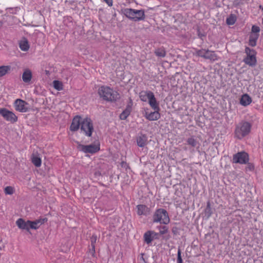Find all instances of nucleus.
<instances>
[{
  "label": "nucleus",
  "mask_w": 263,
  "mask_h": 263,
  "mask_svg": "<svg viewBox=\"0 0 263 263\" xmlns=\"http://www.w3.org/2000/svg\"><path fill=\"white\" fill-rule=\"evenodd\" d=\"M98 93L100 98L107 102H115L120 98L117 91L105 85H102L98 88Z\"/></svg>",
  "instance_id": "f257e3e1"
},
{
  "label": "nucleus",
  "mask_w": 263,
  "mask_h": 263,
  "mask_svg": "<svg viewBox=\"0 0 263 263\" xmlns=\"http://www.w3.org/2000/svg\"><path fill=\"white\" fill-rule=\"evenodd\" d=\"M252 125L247 121H241L236 126L234 135L238 139H242L249 134L251 132Z\"/></svg>",
  "instance_id": "f03ea898"
},
{
  "label": "nucleus",
  "mask_w": 263,
  "mask_h": 263,
  "mask_svg": "<svg viewBox=\"0 0 263 263\" xmlns=\"http://www.w3.org/2000/svg\"><path fill=\"white\" fill-rule=\"evenodd\" d=\"M123 13L127 18L135 22L143 21L145 18L144 10L143 9L136 10L132 8H125Z\"/></svg>",
  "instance_id": "7ed1b4c3"
},
{
  "label": "nucleus",
  "mask_w": 263,
  "mask_h": 263,
  "mask_svg": "<svg viewBox=\"0 0 263 263\" xmlns=\"http://www.w3.org/2000/svg\"><path fill=\"white\" fill-rule=\"evenodd\" d=\"M170 219L167 211L163 209H158L155 212L153 216V221L154 223L159 222L161 224H167Z\"/></svg>",
  "instance_id": "20e7f679"
},
{
  "label": "nucleus",
  "mask_w": 263,
  "mask_h": 263,
  "mask_svg": "<svg viewBox=\"0 0 263 263\" xmlns=\"http://www.w3.org/2000/svg\"><path fill=\"white\" fill-rule=\"evenodd\" d=\"M80 129L81 132L86 136H91L94 128L92 121L90 118H85L83 119L81 121Z\"/></svg>",
  "instance_id": "39448f33"
},
{
  "label": "nucleus",
  "mask_w": 263,
  "mask_h": 263,
  "mask_svg": "<svg viewBox=\"0 0 263 263\" xmlns=\"http://www.w3.org/2000/svg\"><path fill=\"white\" fill-rule=\"evenodd\" d=\"M245 52L247 56L243 59L244 62L250 66H255L257 63L256 51L254 49H251L249 47H246L245 49Z\"/></svg>",
  "instance_id": "423d86ee"
},
{
  "label": "nucleus",
  "mask_w": 263,
  "mask_h": 263,
  "mask_svg": "<svg viewBox=\"0 0 263 263\" xmlns=\"http://www.w3.org/2000/svg\"><path fill=\"white\" fill-rule=\"evenodd\" d=\"M196 54L206 60L215 61L218 60V56L213 51L201 49L196 50Z\"/></svg>",
  "instance_id": "0eeeda50"
},
{
  "label": "nucleus",
  "mask_w": 263,
  "mask_h": 263,
  "mask_svg": "<svg viewBox=\"0 0 263 263\" xmlns=\"http://www.w3.org/2000/svg\"><path fill=\"white\" fill-rule=\"evenodd\" d=\"M0 115L7 121L14 123L17 121V117L12 111L6 108H0Z\"/></svg>",
  "instance_id": "6e6552de"
},
{
  "label": "nucleus",
  "mask_w": 263,
  "mask_h": 263,
  "mask_svg": "<svg viewBox=\"0 0 263 263\" xmlns=\"http://www.w3.org/2000/svg\"><path fill=\"white\" fill-rule=\"evenodd\" d=\"M77 148L85 153L94 154L100 150V145L92 144L85 145L78 143Z\"/></svg>",
  "instance_id": "1a4fd4ad"
},
{
  "label": "nucleus",
  "mask_w": 263,
  "mask_h": 263,
  "mask_svg": "<svg viewBox=\"0 0 263 263\" xmlns=\"http://www.w3.org/2000/svg\"><path fill=\"white\" fill-rule=\"evenodd\" d=\"M249 160V155L245 152L237 153L233 158V162L235 163L247 164Z\"/></svg>",
  "instance_id": "9d476101"
},
{
  "label": "nucleus",
  "mask_w": 263,
  "mask_h": 263,
  "mask_svg": "<svg viewBox=\"0 0 263 263\" xmlns=\"http://www.w3.org/2000/svg\"><path fill=\"white\" fill-rule=\"evenodd\" d=\"M145 93L148 100V103L152 108L154 110H160V108L159 103L157 101L154 93L151 91H146Z\"/></svg>",
  "instance_id": "9b49d317"
},
{
  "label": "nucleus",
  "mask_w": 263,
  "mask_h": 263,
  "mask_svg": "<svg viewBox=\"0 0 263 263\" xmlns=\"http://www.w3.org/2000/svg\"><path fill=\"white\" fill-rule=\"evenodd\" d=\"M27 104L28 103L24 100L16 99L14 102L15 109L18 111L25 112L28 111V108L26 106Z\"/></svg>",
  "instance_id": "f8f14e48"
},
{
  "label": "nucleus",
  "mask_w": 263,
  "mask_h": 263,
  "mask_svg": "<svg viewBox=\"0 0 263 263\" xmlns=\"http://www.w3.org/2000/svg\"><path fill=\"white\" fill-rule=\"evenodd\" d=\"M83 119H81L80 116H75L71 124L70 129L72 132L77 131L79 128H81V121Z\"/></svg>",
  "instance_id": "ddd939ff"
},
{
  "label": "nucleus",
  "mask_w": 263,
  "mask_h": 263,
  "mask_svg": "<svg viewBox=\"0 0 263 263\" xmlns=\"http://www.w3.org/2000/svg\"><path fill=\"white\" fill-rule=\"evenodd\" d=\"M160 110H154L153 112L145 111L144 117L149 121H156L160 118Z\"/></svg>",
  "instance_id": "4468645a"
},
{
  "label": "nucleus",
  "mask_w": 263,
  "mask_h": 263,
  "mask_svg": "<svg viewBox=\"0 0 263 263\" xmlns=\"http://www.w3.org/2000/svg\"><path fill=\"white\" fill-rule=\"evenodd\" d=\"M133 102L131 99L128 103L126 106V108L122 111L120 115V119L121 120H126L127 118L129 116L132 110Z\"/></svg>",
  "instance_id": "2eb2a0df"
},
{
  "label": "nucleus",
  "mask_w": 263,
  "mask_h": 263,
  "mask_svg": "<svg viewBox=\"0 0 263 263\" xmlns=\"http://www.w3.org/2000/svg\"><path fill=\"white\" fill-rule=\"evenodd\" d=\"M137 213L139 216H146L150 214V209L144 204H139L136 206Z\"/></svg>",
  "instance_id": "dca6fc26"
},
{
  "label": "nucleus",
  "mask_w": 263,
  "mask_h": 263,
  "mask_svg": "<svg viewBox=\"0 0 263 263\" xmlns=\"http://www.w3.org/2000/svg\"><path fill=\"white\" fill-rule=\"evenodd\" d=\"M16 224L17 226L22 230H25L29 232L31 229V228H29L30 224V220L25 221L22 218H19L16 220Z\"/></svg>",
  "instance_id": "f3484780"
},
{
  "label": "nucleus",
  "mask_w": 263,
  "mask_h": 263,
  "mask_svg": "<svg viewBox=\"0 0 263 263\" xmlns=\"http://www.w3.org/2000/svg\"><path fill=\"white\" fill-rule=\"evenodd\" d=\"M47 221V218H39L34 221H30V224L29 228H30L31 229L36 230L38 228H39V227L42 224L44 223Z\"/></svg>",
  "instance_id": "a211bd4d"
},
{
  "label": "nucleus",
  "mask_w": 263,
  "mask_h": 263,
  "mask_svg": "<svg viewBox=\"0 0 263 263\" xmlns=\"http://www.w3.org/2000/svg\"><path fill=\"white\" fill-rule=\"evenodd\" d=\"M157 233L154 231H148L145 232L144 234L143 238L144 241L147 244H149L152 242L154 238V236L157 235Z\"/></svg>",
  "instance_id": "6ab92c4d"
},
{
  "label": "nucleus",
  "mask_w": 263,
  "mask_h": 263,
  "mask_svg": "<svg viewBox=\"0 0 263 263\" xmlns=\"http://www.w3.org/2000/svg\"><path fill=\"white\" fill-rule=\"evenodd\" d=\"M252 101L251 98L248 94H243L240 99V104L243 106H247L252 102Z\"/></svg>",
  "instance_id": "aec40b11"
},
{
  "label": "nucleus",
  "mask_w": 263,
  "mask_h": 263,
  "mask_svg": "<svg viewBox=\"0 0 263 263\" xmlns=\"http://www.w3.org/2000/svg\"><path fill=\"white\" fill-rule=\"evenodd\" d=\"M147 141V137L145 135H141L137 138V145L141 147H144Z\"/></svg>",
  "instance_id": "412c9836"
},
{
  "label": "nucleus",
  "mask_w": 263,
  "mask_h": 263,
  "mask_svg": "<svg viewBox=\"0 0 263 263\" xmlns=\"http://www.w3.org/2000/svg\"><path fill=\"white\" fill-rule=\"evenodd\" d=\"M186 143L191 146L192 148H199L200 144L194 137L192 136L186 140Z\"/></svg>",
  "instance_id": "4be33fe9"
},
{
  "label": "nucleus",
  "mask_w": 263,
  "mask_h": 263,
  "mask_svg": "<svg viewBox=\"0 0 263 263\" xmlns=\"http://www.w3.org/2000/svg\"><path fill=\"white\" fill-rule=\"evenodd\" d=\"M32 78V72L29 69H26L22 75L23 81L25 83H29Z\"/></svg>",
  "instance_id": "5701e85b"
},
{
  "label": "nucleus",
  "mask_w": 263,
  "mask_h": 263,
  "mask_svg": "<svg viewBox=\"0 0 263 263\" xmlns=\"http://www.w3.org/2000/svg\"><path fill=\"white\" fill-rule=\"evenodd\" d=\"M10 66H0V77L4 76L11 70Z\"/></svg>",
  "instance_id": "b1692460"
},
{
  "label": "nucleus",
  "mask_w": 263,
  "mask_h": 263,
  "mask_svg": "<svg viewBox=\"0 0 263 263\" xmlns=\"http://www.w3.org/2000/svg\"><path fill=\"white\" fill-rule=\"evenodd\" d=\"M20 49L24 51H27L29 48V45L27 40H24L20 42L19 44Z\"/></svg>",
  "instance_id": "393cba45"
},
{
  "label": "nucleus",
  "mask_w": 263,
  "mask_h": 263,
  "mask_svg": "<svg viewBox=\"0 0 263 263\" xmlns=\"http://www.w3.org/2000/svg\"><path fill=\"white\" fill-rule=\"evenodd\" d=\"M31 161L36 167H40L41 165V159L37 156L33 155L32 157Z\"/></svg>",
  "instance_id": "a878e982"
},
{
  "label": "nucleus",
  "mask_w": 263,
  "mask_h": 263,
  "mask_svg": "<svg viewBox=\"0 0 263 263\" xmlns=\"http://www.w3.org/2000/svg\"><path fill=\"white\" fill-rule=\"evenodd\" d=\"M236 21V17L234 14H231L227 17L226 23L229 25H232L235 24Z\"/></svg>",
  "instance_id": "bb28decb"
},
{
  "label": "nucleus",
  "mask_w": 263,
  "mask_h": 263,
  "mask_svg": "<svg viewBox=\"0 0 263 263\" xmlns=\"http://www.w3.org/2000/svg\"><path fill=\"white\" fill-rule=\"evenodd\" d=\"M212 213H213V212H212V209L211 207L210 203V202H208L207 203L206 206L204 210L205 215L208 218H209L212 215Z\"/></svg>",
  "instance_id": "cd10ccee"
},
{
  "label": "nucleus",
  "mask_w": 263,
  "mask_h": 263,
  "mask_svg": "<svg viewBox=\"0 0 263 263\" xmlns=\"http://www.w3.org/2000/svg\"><path fill=\"white\" fill-rule=\"evenodd\" d=\"M53 87L54 88L58 90H61L63 89V84L62 83L57 80H54L53 82Z\"/></svg>",
  "instance_id": "c85d7f7f"
},
{
  "label": "nucleus",
  "mask_w": 263,
  "mask_h": 263,
  "mask_svg": "<svg viewBox=\"0 0 263 263\" xmlns=\"http://www.w3.org/2000/svg\"><path fill=\"white\" fill-rule=\"evenodd\" d=\"M155 54L159 57H164L166 55V52L164 49H158L155 52Z\"/></svg>",
  "instance_id": "c756f323"
},
{
  "label": "nucleus",
  "mask_w": 263,
  "mask_h": 263,
  "mask_svg": "<svg viewBox=\"0 0 263 263\" xmlns=\"http://www.w3.org/2000/svg\"><path fill=\"white\" fill-rule=\"evenodd\" d=\"M4 192L7 195H12L14 192V190L12 186H8L5 188Z\"/></svg>",
  "instance_id": "7c9ffc66"
},
{
  "label": "nucleus",
  "mask_w": 263,
  "mask_h": 263,
  "mask_svg": "<svg viewBox=\"0 0 263 263\" xmlns=\"http://www.w3.org/2000/svg\"><path fill=\"white\" fill-rule=\"evenodd\" d=\"M177 263H183V260L181 257V251L180 248H178V249Z\"/></svg>",
  "instance_id": "2f4dec72"
},
{
  "label": "nucleus",
  "mask_w": 263,
  "mask_h": 263,
  "mask_svg": "<svg viewBox=\"0 0 263 263\" xmlns=\"http://www.w3.org/2000/svg\"><path fill=\"white\" fill-rule=\"evenodd\" d=\"M158 228L160 230V234L161 235L165 234L168 232V228L166 226H160Z\"/></svg>",
  "instance_id": "473e14b6"
},
{
  "label": "nucleus",
  "mask_w": 263,
  "mask_h": 263,
  "mask_svg": "<svg viewBox=\"0 0 263 263\" xmlns=\"http://www.w3.org/2000/svg\"><path fill=\"white\" fill-rule=\"evenodd\" d=\"M97 240V236L93 235L91 237V245L92 247V250L95 251V244Z\"/></svg>",
  "instance_id": "72a5a7b5"
},
{
  "label": "nucleus",
  "mask_w": 263,
  "mask_h": 263,
  "mask_svg": "<svg viewBox=\"0 0 263 263\" xmlns=\"http://www.w3.org/2000/svg\"><path fill=\"white\" fill-rule=\"evenodd\" d=\"M256 39L257 38H253L252 37H250L249 39V45L254 47L256 45Z\"/></svg>",
  "instance_id": "f704fd0d"
},
{
  "label": "nucleus",
  "mask_w": 263,
  "mask_h": 263,
  "mask_svg": "<svg viewBox=\"0 0 263 263\" xmlns=\"http://www.w3.org/2000/svg\"><path fill=\"white\" fill-rule=\"evenodd\" d=\"M260 31V28L257 26L253 25L252 27V31L254 33H258Z\"/></svg>",
  "instance_id": "c9c22d12"
},
{
  "label": "nucleus",
  "mask_w": 263,
  "mask_h": 263,
  "mask_svg": "<svg viewBox=\"0 0 263 263\" xmlns=\"http://www.w3.org/2000/svg\"><path fill=\"white\" fill-rule=\"evenodd\" d=\"M197 32L198 36L203 40V37L205 36V34L204 32H201L199 29H198Z\"/></svg>",
  "instance_id": "e433bc0d"
},
{
  "label": "nucleus",
  "mask_w": 263,
  "mask_h": 263,
  "mask_svg": "<svg viewBox=\"0 0 263 263\" xmlns=\"http://www.w3.org/2000/svg\"><path fill=\"white\" fill-rule=\"evenodd\" d=\"M121 166L123 167V168H125L126 169H127L128 167V164H127V163L124 161H122L121 162Z\"/></svg>",
  "instance_id": "4c0bfd02"
},
{
  "label": "nucleus",
  "mask_w": 263,
  "mask_h": 263,
  "mask_svg": "<svg viewBox=\"0 0 263 263\" xmlns=\"http://www.w3.org/2000/svg\"><path fill=\"white\" fill-rule=\"evenodd\" d=\"M109 6L112 5V0H104Z\"/></svg>",
  "instance_id": "58836bf2"
},
{
  "label": "nucleus",
  "mask_w": 263,
  "mask_h": 263,
  "mask_svg": "<svg viewBox=\"0 0 263 263\" xmlns=\"http://www.w3.org/2000/svg\"><path fill=\"white\" fill-rule=\"evenodd\" d=\"M259 8L263 11V6H262L259 5Z\"/></svg>",
  "instance_id": "ea45409f"
},
{
  "label": "nucleus",
  "mask_w": 263,
  "mask_h": 263,
  "mask_svg": "<svg viewBox=\"0 0 263 263\" xmlns=\"http://www.w3.org/2000/svg\"><path fill=\"white\" fill-rule=\"evenodd\" d=\"M140 97H141V100H142V101H146L145 100H144V99H143V98H142V96H140Z\"/></svg>",
  "instance_id": "a19ab883"
},
{
  "label": "nucleus",
  "mask_w": 263,
  "mask_h": 263,
  "mask_svg": "<svg viewBox=\"0 0 263 263\" xmlns=\"http://www.w3.org/2000/svg\"><path fill=\"white\" fill-rule=\"evenodd\" d=\"M183 149L185 151H186L187 149V147L186 146H185L184 147H183Z\"/></svg>",
  "instance_id": "79ce46f5"
},
{
  "label": "nucleus",
  "mask_w": 263,
  "mask_h": 263,
  "mask_svg": "<svg viewBox=\"0 0 263 263\" xmlns=\"http://www.w3.org/2000/svg\"><path fill=\"white\" fill-rule=\"evenodd\" d=\"M262 24H263V17H262Z\"/></svg>",
  "instance_id": "37998d69"
}]
</instances>
